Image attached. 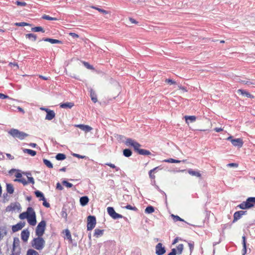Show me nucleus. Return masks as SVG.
<instances>
[{"label": "nucleus", "instance_id": "f257e3e1", "mask_svg": "<svg viewBox=\"0 0 255 255\" xmlns=\"http://www.w3.org/2000/svg\"><path fill=\"white\" fill-rule=\"evenodd\" d=\"M125 144L127 146H132L134 151L137 152L139 155H151V152L149 150L144 149H140L141 145L140 143L136 141L135 140L131 139V138H128Z\"/></svg>", "mask_w": 255, "mask_h": 255}, {"label": "nucleus", "instance_id": "f03ea898", "mask_svg": "<svg viewBox=\"0 0 255 255\" xmlns=\"http://www.w3.org/2000/svg\"><path fill=\"white\" fill-rule=\"evenodd\" d=\"M19 218L21 220L26 218L30 225L34 226L36 224V214L32 208H28L26 212L20 214Z\"/></svg>", "mask_w": 255, "mask_h": 255}, {"label": "nucleus", "instance_id": "7ed1b4c3", "mask_svg": "<svg viewBox=\"0 0 255 255\" xmlns=\"http://www.w3.org/2000/svg\"><path fill=\"white\" fill-rule=\"evenodd\" d=\"M45 241L42 237L35 238L31 242V245L34 249L40 251L45 247Z\"/></svg>", "mask_w": 255, "mask_h": 255}, {"label": "nucleus", "instance_id": "20e7f679", "mask_svg": "<svg viewBox=\"0 0 255 255\" xmlns=\"http://www.w3.org/2000/svg\"><path fill=\"white\" fill-rule=\"evenodd\" d=\"M8 133L12 136L14 138H18L19 139L22 140L26 136H28L27 133H24L23 131H20L17 128H11L8 131Z\"/></svg>", "mask_w": 255, "mask_h": 255}, {"label": "nucleus", "instance_id": "39448f33", "mask_svg": "<svg viewBox=\"0 0 255 255\" xmlns=\"http://www.w3.org/2000/svg\"><path fill=\"white\" fill-rule=\"evenodd\" d=\"M255 206V197L248 198L246 202H243L237 206V208H251Z\"/></svg>", "mask_w": 255, "mask_h": 255}, {"label": "nucleus", "instance_id": "423d86ee", "mask_svg": "<svg viewBox=\"0 0 255 255\" xmlns=\"http://www.w3.org/2000/svg\"><path fill=\"white\" fill-rule=\"evenodd\" d=\"M46 225V224L45 222L44 221V220L40 222V223L38 224L36 228V234L37 236L42 237L45 232Z\"/></svg>", "mask_w": 255, "mask_h": 255}, {"label": "nucleus", "instance_id": "0eeeda50", "mask_svg": "<svg viewBox=\"0 0 255 255\" xmlns=\"http://www.w3.org/2000/svg\"><path fill=\"white\" fill-rule=\"evenodd\" d=\"M96 225V217L94 216L90 215L87 217V228L88 230H92Z\"/></svg>", "mask_w": 255, "mask_h": 255}, {"label": "nucleus", "instance_id": "6e6552de", "mask_svg": "<svg viewBox=\"0 0 255 255\" xmlns=\"http://www.w3.org/2000/svg\"><path fill=\"white\" fill-rule=\"evenodd\" d=\"M227 140H230L234 146L242 147L244 144V141L241 138H237V139H233L232 136H230L227 138Z\"/></svg>", "mask_w": 255, "mask_h": 255}, {"label": "nucleus", "instance_id": "1a4fd4ad", "mask_svg": "<svg viewBox=\"0 0 255 255\" xmlns=\"http://www.w3.org/2000/svg\"><path fill=\"white\" fill-rule=\"evenodd\" d=\"M8 234V229L6 225H0V242L7 236Z\"/></svg>", "mask_w": 255, "mask_h": 255}, {"label": "nucleus", "instance_id": "9d476101", "mask_svg": "<svg viewBox=\"0 0 255 255\" xmlns=\"http://www.w3.org/2000/svg\"><path fill=\"white\" fill-rule=\"evenodd\" d=\"M166 251L164 247H162V244L159 243L156 246V254L157 255H162L165 253Z\"/></svg>", "mask_w": 255, "mask_h": 255}, {"label": "nucleus", "instance_id": "9b49d317", "mask_svg": "<svg viewBox=\"0 0 255 255\" xmlns=\"http://www.w3.org/2000/svg\"><path fill=\"white\" fill-rule=\"evenodd\" d=\"M108 212L110 216H111L114 219L122 218V216L121 214L117 213L115 211L114 208H107Z\"/></svg>", "mask_w": 255, "mask_h": 255}, {"label": "nucleus", "instance_id": "f8f14e48", "mask_svg": "<svg viewBox=\"0 0 255 255\" xmlns=\"http://www.w3.org/2000/svg\"><path fill=\"white\" fill-rule=\"evenodd\" d=\"M43 110L46 111L47 114L46 115V119L47 120H52L55 116V114L53 110H48V109L42 108Z\"/></svg>", "mask_w": 255, "mask_h": 255}, {"label": "nucleus", "instance_id": "ddd939ff", "mask_svg": "<svg viewBox=\"0 0 255 255\" xmlns=\"http://www.w3.org/2000/svg\"><path fill=\"white\" fill-rule=\"evenodd\" d=\"M62 233L65 235V239H67L69 243H72V238L69 230L65 229L62 231Z\"/></svg>", "mask_w": 255, "mask_h": 255}, {"label": "nucleus", "instance_id": "4468645a", "mask_svg": "<svg viewBox=\"0 0 255 255\" xmlns=\"http://www.w3.org/2000/svg\"><path fill=\"white\" fill-rule=\"evenodd\" d=\"M75 126L81 128V130L85 131V132H89V131H91L93 129L91 126H87V125L79 124L76 125Z\"/></svg>", "mask_w": 255, "mask_h": 255}, {"label": "nucleus", "instance_id": "2eb2a0df", "mask_svg": "<svg viewBox=\"0 0 255 255\" xmlns=\"http://www.w3.org/2000/svg\"><path fill=\"white\" fill-rule=\"evenodd\" d=\"M246 212V211H244V210H240L239 211L235 212L233 222H235V221L239 220V219L241 218L242 216L245 214Z\"/></svg>", "mask_w": 255, "mask_h": 255}, {"label": "nucleus", "instance_id": "dca6fc26", "mask_svg": "<svg viewBox=\"0 0 255 255\" xmlns=\"http://www.w3.org/2000/svg\"><path fill=\"white\" fill-rule=\"evenodd\" d=\"M20 247L16 245L15 242L12 245V251L10 255H19L20 254Z\"/></svg>", "mask_w": 255, "mask_h": 255}, {"label": "nucleus", "instance_id": "f3484780", "mask_svg": "<svg viewBox=\"0 0 255 255\" xmlns=\"http://www.w3.org/2000/svg\"><path fill=\"white\" fill-rule=\"evenodd\" d=\"M24 223H18L15 225L12 226V230L13 232H15L18 231V230H21L24 226Z\"/></svg>", "mask_w": 255, "mask_h": 255}, {"label": "nucleus", "instance_id": "a211bd4d", "mask_svg": "<svg viewBox=\"0 0 255 255\" xmlns=\"http://www.w3.org/2000/svg\"><path fill=\"white\" fill-rule=\"evenodd\" d=\"M29 236V233L27 230H24L21 233V238L24 242L27 241Z\"/></svg>", "mask_w": 255, "mask_h": 255}, {"label": "nucleus", "instance_id": "6ab92c4d", "mask_svg": "<svg viewBox=\"0 0 255 255\" xmlns=\"http://www.w3.org/2000/svg\"><path fill=\"white\" fill-rule=\"evenodd\" d=\"M90 97L91 98V100L94 103H97V102H98L97 95L96 93V91L93 90V89H91L90 90Z\"/></svg>", "mask_w": 255, "mask_h": 255}, {"label": "nucleus", "instance_id": "aec40b11", "mask_svg": "<svg viewBox=\"0 0 255 255\" xmlns=\"http://www.w3.org/2000/svg\"><path fill=\"white\" fill-rule=\"evenodd\" d=\"M42 40L45 41H49L51 44H62V42L61 40H57V39H53L50 38H44Z\"/></svg>", "mask_w": 255, "mask_h": 255}, {"label": "nucleus", "instance_id": "412c9836", "mask_svg": "<svg viewBox=\"0 0 255 255\" xmlns=\"http://www.w3.org/2000/svg\"><path fill=\"white\" fill-rule=\"evenodd\" d=\"M238 93H240L242 95H245L247 97L251 98V99H254V95L251 94V93L248 92V91L245 90H243V89H238L237 91Z\"/></svg>", "mask_w": 255, "mask_h": 255}, {"label": "nucleus", "instance_id": "4be33fe9", "mask_svg": "<svg viewBox=\"0 0 255 255\" xmlns=\"http://www.w3.org/2000/svg\"><path fill=\"white\" fill-rule=\"evenodd\" d=\"M74 104L72 102H67L60 104V107L63 109H71L74 107Z\"/></svg>", "mask_w": 255, "mask_h": 255}, {"label": "nucleus", "instance_id": "5701e85b", "mask_svg": "<svg viewBox=\"0 0 255 255\" xmlns=\"http://www.w3.org/2000/svg\"><path fill=\"white\" fill-rule=\"evenodd\" d=\"M188 173L191 175L196 176L198 177H201L202 176L201 173L199 171H194L192 169H188Z\"/></svg>", "mask_w": 255, "mask_h": 255}, {"label": "nucleus", "instance_id": "b1692460", "mask_svg": "<svg viewBox=\"0 0 255 255\" xmlns=\"http://www.w3.org/2000/svg\"><path fill=\"white\" fill-rule=\"evenodd\" d=\"M89 200L88 196H82L80 199L81 205L83 206H86L88 204Z\"/></svg>", "mask_w": 255, "mask_h": 255}, {"label": "nucleus", "instance_id": "393cba45", "mask_svg": "<svg viewBox=\"0 0 255 255\" xmlns=\"http://www.w3.org/2000/svg\"><path fill=\"white\" fill-rule=\"evenodd\" d=\"M185 119L186 123L188 124V120L190 121L191 122H194L196 120V117L195 116H184Z\"/></svg>", "mask_w": 255, "mask_h": 255}, {"label": "nucleus", "instance_id": "a878e982", "mask_svg": "<svg viewBox=\"0 0 255 255\" xmlns=\"http://www.w3.org/2000/svg\"><path fill=\"white\" fill-rule=\"evenodd\" d=\"M184 249V245L183 244H179L176 247V254L178 255H181L183 253Z\"/></svg>", "mask_w": 255, "mask_h": 255}, {"label": "nucleus", "instance_id": "bb28decb", "mask_svg": "<svg viewBox=\"0 0 255 255\" xmlns=\"http://www.w3.org/2000/svg\"><path fill=\"white\" fill-rule=\"evenodd\" d=\"M13 172H15V176L16 177V179H21L22 177V174L21 173L18 171V170H16L15 169H12L9 171L10 173H12Z\"/></svg>", "mask_w": 255, "mask_h": 255}, {"label": "nucleus", "instance_id": "cd10ccee", "mask_svg": "<svg viewBox=\"0 0 255 255\" xmlns=\"http://www.w3.org/2000/svg\"><path fill=\"white\" fill-rule=\"evenodd\" d=\"M243 239V249L242 250L243 255H245L247 253V244L246 241V237L244 236L242 237Z\"/></svg>", "mask_w": 255, "mask_h": 255}, {"label": "nucleus", "instance_id": "c85d7f7f", "mask_svg": "<svg viewBox=\"0 0 255 255\" xmlns=\"http://www.w3.org/2000/svg\"><path fill=\"white\" fill-rule=\"evenodd\" d=\"M24 153H28L29 155L31 156H34L36 154V151L32 150V149H23Z\"/></svg>", "mask_w": 255, "mask_h": 255}, {"label": "nucleus", "instance_id": "c756f323", "mask_svg": "<svg viewBox=\"0 0 255 255\" xmlns=\"http://www.w3.org/2000/svg\"><path fill=\"white\" fill-rule=\"evenodd\" d=\"M158 167H154V168H153L152 169H150V170L149 171L148 175H149V177L151 179H155V176L154 174V172H155V171H156V170L158 168Z\"/></svg>", "mask_w": 255, "mask_h": 255}, {"label": "nucleus", "instance_id": "7c9ffc66", "mask_svg": "<svg viewBox=\"0 0 255 255\" xmlns=\"http://www.w3.org/2000/svg\"><path fill=\"white\" fill-rule=\"evenodd\" d=\"M14 188L11 184H6V191L9 193H13L14 192Z\"/></svg>", "mask_w": 255, "mask_h": 255}, {"label": "nucleus", "instance_id": "2f4dec72", "mask_svg": "<svg viewBox=\"0 0 255 255\" xmlns=\"http://www.w3.org/2000/svg\"><path fill=\"white\" fill-rule=\"evenodd\" d=\"M104 231V230L96 229L95 230L94 236L96 237H99V236L103 235Z\"/></svg>", "mask_w": 255, "mask_h": 255}, {"label": "nucleus", "instance_id": "473e14b6", "mask_svg": "<svg viewBox=\"0 0 255 255\" xmlns=\"http://www.w3.org/2000/svg\"><path fill=\"white\" fill-rule=\"evenodd\" d=\"M42 18L47 19V20H58V18L51 17L49 15L44 14L42 16Z\"/></svg>", "mask_w": 255, "mask_h": 255}, {"label": "nucleus", "instance_id": "72a5a7b5", "mask_svg": "<svg viewBox=\"0 0 255 255\" xmlns=\"http://www.w3.org/2000/svg\"><path fill=\"white\" fill-rule=\"evenodd\" d=\"M66 158V155L65 154H64V153H57V154L56 156V158L57 160H63L65 159Z\"/></svg>", "mask_w": 255, "mask_h": 255}, {"label": "nucleus", "instance_id": "f704fd0d", "mask_svg": "<svg viewBox=\"0 0 255 255\" xmlns=\"http://www.w3.org/2000/svg\"><path fill=\"white\" fill-rule=\"evenodd\" d=\"M123 154L126 157H130L132 155V152L129 149H125L123 151Z\"/></svg>", "mask_w": 255, "mask_h": 255}, {"label": "nucleus", "instance_id": "c9c22d12", "mask_svg": "<svg viewBox=\"0 0 255 255\" xmlns=\"http://www.w3.org/2000/svg\"><path fill=\"white\" fill-rule=\"evenodd\" d=\"M14 181H17L18 182H20L23 184L24 185H26L27 184L28 182L26 181V179L21 177L20 179H15L14 180Z\"/></svg>", "mask_w": 255, "mask_h": 255}, {"label": "nucleus", "instance_id": "e433bc0d", "mask_svg": "<svg viewBox=\"0 0 255 255\" xmlns=\"http://www.w3.org/2000/svg\"><path fill=\"white\" fill-rule=\"evenodd\" d=\"M164 162H167V163H180L181 161L178 160V159H175L173 158H169L164 159L163 160Z\"/></svg>", "mask_w": 255, "mask_h": 255}, {"label": "nucleus", "instance_id": "4c0bfd02", "mask_svg": "<svg viewBox=\"0 0 255 255\" xmlns=\"http://www.w3.org/2000/svg\"><path fill=\"white\" fill-rule=\"evenodd\" d=\"M36 194V196H37L38 198H40V200H44V196H43V193L41 192H40V191H36L35 192Z\"/></svg>", "mask_w": 255, "mask_h": 255}, {"label": "nucleus", "instance_id": "58836bf2", "mask_svg": "<svg viewBox=\"0 0 255 255\" xmlns=\"http://www.w3.org/2000/svg\"><path fill=\"white\" fill-rule=\"evenodd\" d=\"M31 30L33 31H41L42 32H45V30L41 26L34 27L31 28Z\"/></svg>", "mask_w": 255, "mask_h": 255}, {"label": "nucleus", "instance_id": "ea45409f", "mask_svg": "<svg viewBox=\"0 0 255 255\" xmlns=\"http://www.w3.org/2000/svg\"><path fill=\"white\" fill-rule=\"evenodd\" d=\"M27 255H39L36 251L33 249H29L27 252Z\"/></svg>", "mask_w": 255, "mask_h": 255}, {"label": "nucleus", "instance_id": "a19ab883", "mask_svg": "<svg viewBox=\"0 0 255 255\" xmlns=\"http://www.w3.org/2000/svg\"><path fill=\"white\" fill-rule=\"evenodd\" d=\"M43 162L45 165L47 166V167L49 168H52L53 167V165L52 163L50 162V161L48 160V159H43Z\"/></svg>", "mask_w": 255, "mask_h": 255}, {"label": "nucleus", "instance_id": "79ce46f5", "mask_svg": "<svg viewBox=\"0 0 255 255\" xmlns=\"http://www.w3.org/2000/svg\"><path fill=\"white\" fill-rule=\"evenodd\" d=\"M25 37H27V38H32V39L33 41L36 40V38H37L36 35L34 34H31V33H30V34H26Z\"/></svg>", "mask_w": 255, "mask_h": 255}, {"label": "nucleus", "instance_id": "37998d69", "mask_svg": "<svg viewBox=\"0 0 255 255\" xmlns=\"http://www.w3.org/2000/svg\"><path fill=\"white\" fill-rule=\"evenodd\" d=\"M26 174L28 178V181H27L28 183H31L32 184H34V180L33 177L29 176V175H31L30 173H26Z\"/></svg>", "mask_w": 255, "mask_h": 255}, {"label": "nucleus", "instance_id": "c03bdc74", "mask_svg": "<svg viewBox=\"0 0 255 255\" xmlns=\"http://www.w3.org/2000/svg\"><path fill=\"white\" fill-rule=\"evenodd\" d=\"M91 7L93 9L98 10V11L104 13V14H107V13H109V11L105 10V9L100 8V7H97L96 6H91Z\"/></svg>", "mask_w": 255, "mask_h": 255}, {"label": "nucleus", "instance_id": "a18cd8bd", "mask_svg": "<svg viewBox=\"0 0 255 255\" xmlns=\"http://www.w3.org/2000/svg\"><path fill=\"white\" fill-rule=\"evenodd\" d=\"M83 63L85 67L88 68V69L94 70V67H93L92 65H90V64L87 63V62L84 61Z\"/></svg>", "mask_w": 255, "mask_h": 255}, {"label": "nucleus", "instance_id": "49530a36", "mask_svg": "<svg viewBox=\"0 0 255 255\" xmlns=\"http://www.w3.org/2000/svg\"><path fill=\"white\" fill-rule=\"evenodd\" d=\"M106 165L109 166L111 168H113V169H115L116 171H119L120 168L119 167H117L116 165L113 164V163H106Z\"/></svg>", "mask_w": 255, "mask_h": 255}, {"label": "nucleus", "instance_id": "de8ad7c7", "mask_svg": "<svg viewBox=\"0 0 255 255\" xmlns=\"http://www.w3.org/2000/svg\"><path fill=\"white\" fill-rule=\"evenodd\" d=\"M171 216L175 222H177V221H184L180 216L174 215V214H172Z\"/></svg>", "mask_w": 255, "mask_h": 255}, {"label": "nucleus", "instance_id": "09e8293b", "mask_svg": "<svg viewBox=\"0 0 255 255\" xmlns=\"http://www.w3.org/2000/svg\"><path fill=\"white\" fill-rule=\"evenodd\" d=\"M154 208H146L145 210V212L146 214H151V213L154 212Z\"/></svg>", "mask_w": 255, "mask_h": 255}, {"label": "nucleus", "instance_id": "8fccbe9b", "mask_svg": "<svg viewBox=\"0 0 255 255\" xmlns=\"http://www.w3.org/2000/svg\"><path fill=\"white\" fill-rule=\"evenodd\" d=\"M62 183L67 187H72L73 186V184H71V183L67 182V181L65 180L63 181Z\"/></svg>", "mask_w": 255, "mask_h": 255}, {"label": "nucleus", "instance_id": "3c124183", "mask_svg": "<svg viewBox=\"0 0 255 255\" xmlns=\"http://www.w3.org/2000/svg\"><path fill=\"white\" fill-rule=\"evenodd\" d=\"M241 83L245 84H254V83L253 82H251L249 81H246V80H240L239 81Z\"/></svg>", "mask_w": 255, "mask_h": 255}, {"label": "nucleus", "instance_id": "603ef678", "mask_svg": "<svg viewBox=\"0 0 255 255\" xmlns=\"http://www.w3.org/2000/svg\"><path fill=\"white\" fill-rule=\"evenodd\" d=\"M15 25L18 26H25V25H28L29 24L26 22H16L15 23Z\"/></svg>", "mask_w": 255, "mask_h": 255}, {"label": "nucleus", "instance_id": "864d4df0", "mask_svg": "<svg viewBox=\"0 0 255 255\" xmlns=\"http://www.w3.org/2000/svg\"><path fill=\"white\" fill-rule=\"evenodd\" d=\"M15 3L17 5L20 6H26L27 5V3L25 2V1H16Z\"/></svg>", "mask_w": 255, "mask_h": 255}, {"label": "nucleus", "instance_id": "5fc2aeb1", "mask_svg": "<svg viewBox=\"0 0 255 255\" xmlns=\"http://www.w3.org/2000/svg\"><path fill=\"white\" fill-rule=\"evenodd\" d=\"M188 245L189 249L190 250V252L192 253L194 249V244H193V243H188Z\"/></svg>", "mask_w": 255, "mask_h": 255}, {"label": "nucleus", "instance_id": "6e6d98bb", "mask_svg": "<svg viewBox=\"0 0 255 255\" xmlns=\"http://www.w3.org/2000/svg\"><path fill=\"white\" fill-rule=\"evenodd\" d=\"M61 216L65 219L67 218V213L65 210H62L61 212Z\"/></svg>", "mask_w": 255, "mask_h": 255}, {"label": "nucleus", "instance_id": "4d7b16f0", "mask_svg": "<svg viewBox=\"0 0 255 255\" xmlns=\"http://www.w3.org/2000/svg\"><path fill=\"white\" fill-rule=\"evenodd\" d=\"M165 82H167V83H169V84H175L176 83L175 81H173V80L170 79H165Z\"/></svg>", "mask_w": 255, "mask_h": 255}, {"label": "nucleus", "instance_id": "13d9d810", "mask_svg": "<svg viewBox=\"0 0 255 255\" xmlns=\"http://www.w3.org/2000/svg\"><path fill=\"white\" fill-rule=\"evenodd\" d=\"M176 255V250L175 249H172L171 250V252L168 254L167 255Z\"/></svg>", "mask_w": 255, "mask_h": 255}, {"label": "nucleus", "instance_id": "bf43d9fd", "mask_svg": "<svg viewBox=\"0 0 255 255\" xmlns=\"http://www.w3.org/2000/svg\"><path fill=\"white\" fill-rule=\"evenodd\" d=\"M56 188L58 189L59 190H62V189H63V188L62 185H61V184H60L59 182L57 183Z\"/></svg>", "mask_w": 255, "mask_h": 255}, {"label": "nucleus", "instance_id": "052dcab7", "mask_svg": "<svg viewBox=\"0 0 255 255\" xmlns=\"http://www.w3.org/2000/svg\"><path fill=\"white\" fill-rule=\"evenodd\" d=\"M43 200V206H46V207H49V203H48V202H46V199H45V197H44V200Z\"/></svg>", "mask_w": 255, "mask_h": 255}, {"label": "nucleus", "instance_id": "680f3d73", "mask_svg": "<svg viewBox=\"0 0 255 255\" xmlns=\"http://www.w3.org/2000/svg\"><path fill=\"white\" fill-rule=\"evenodd\" d=\"M73 155L74 157H78V158H80L81 159H83V158H84V156H83V155H80V154H78V153H73Z\"/></svg>", "mask_w": 255, "mask_h": 255}, {"label": "nucleus", "instance_id": "e2e57ef3", "mask_svg": "<svg viewBox=\"0 0 255 255\" xmlns=\"http://www.w3.org/2000/svg\"><path fill=\"white\" fill-rule=\"evenodd\" d=\"M7 98H8V96H7V95L2 94V93H0V99H7Z\"/></svg>", "mask_w": 255, "mask_h": 255}, {"label": "nucleus", "instance_id": "0e129e2a", "mask_svg": "<svg viewBox=\"0 0 255 255\" xmlns=\"http://www.w3.org/2000/svg\"><path fill=\"white\" fill-rule=\"evenodd\" d=\"M69 35L73 37H78L79 36L78 34L75 32H70L69 33Z\"/></svg>", "mask_w": 255, "mask_h": 255}, {"label": "nucleus", "instance_id": "69168bd1", "mask_svg": "<svg viewBox=\"0 0 255 255\" xmlns=\"http://www.w3.org/2000/svg\"><path fill=\"white\" fill-rule=\"evenodd\" d=\"M6 157L8 158V159H14V157L13 156V155H11V154H10V153H6Z\"/></svg>", "mask_w": 255, "mask_h": 255}, {"label": "nucleus", "instance_id": "338daca9", "mask_svg": "<svg viewBox=\"0 0 255 255\" xmlns=\"http://www.w3.org/2000/svg\"><path fill=\"white\" fill-rule=\"evenodd\" d=\"M214 130H215L216 132H221V131L223 130V129L221 128H214Z\"/></svg>", "mask_w": 255, "mask_h": 255}, {"label": "nucleus", "instance_id": "774afa93", "mask_svg": "<svg viewBox=\"0 0 255 255\" xmlns=\"http://www.w3.org/2000/svg\"><path fill=\"white\" fill-rule=\"evenodd\" d=\"M229 167H238V164L235 163H230L228 165Z\"/></svg>", "mask_w": 255, "mask_h": 255}]
</instances>
